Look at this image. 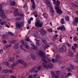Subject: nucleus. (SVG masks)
<instances>
[{
	"mask_svg": "<svg viewBox=\"0 0 78 78\" xmlns=\"http://www.w3.org/2000/svg\"><path fill=\"white\" fill-rule=\"evenodd\" d=\"M40 56L42 57V59L43 62L42 65L44 68H50L51 69L53 67V65L51 64H49V65H47V62L45 60V54L43 53L42 51H40Z\"/></svg>",
	"mask_w": 78,
	"mask_h": 78,
	"instance_id": "1",
	"label": "nucleus"
},
{
	"mask_svg": "<svg viewBox=\"0 0 78 78\" xmlns=\"http://www.w3.org/2000/svg\"><path fill=\"white\" fill-rule=\"evenodd\" d=\"M55 5V8L56 10V11L58 14H62V11L59 9V5H60V2L58 0L56 1Z\"/></svg>",
	"mask_w": 78,
	"mask_h": 78,
	"instance_id": "2",
	"label": "nucleus"
},
{
	"mask_svg": "<svg viewBox=\"0 0 78 78\" xmlns=\"http://www.w3.org/2000/svg\"><path fill=\"white\" fill-rule=\"evenodd\" d=\"M23 64V65L24 66H26V62L20 59H19L17 60L16 61V64L14 63L13 64V66H17V64Z\"/></svg>",
	"mask_w": 78,
	"mask_h": 78,
	"instance_id": "3",
	"label": "nucleus"
},
{
	"mask_svg": "<svg viewBox=\"0 0 78 78\" xmlns=\"http://www.w3.org/2000/svg\"><path fill=\"white\" fill-rule=\"evenodd\" d=\"M36 22L35 23V26L37 27V30L38 31H39V18H37L36 19Z\"/></svg>",
	"mask_w": 78,
	"mask_h": 78,
	"instance_id": "4",
	"label": "nucleus"
},
{
	"mask_svg": "<svg viewBox=\"0 0 78 78\" xmlns=\"http://www.w3.org/2000/svg\"><path fill=\"white\" fill-rule=\"evenodd\" d=\"M15 23L16 24V27L17 28H20L23 27V24L22 22H20L19 23V22H17Z\"/></svg>",
	"mask_w": 78,
	"mask_h": 78,
	"instance_id": "5",
	"label": "nucleus"
},
{
	"mask_svg": "<svg viewBox=\"0 0 78 78\" xmlns=\"http://www.w3.org/2000/svg\"><path fill=\"white\" fill-rule=\"evenodd\" d=\"M3 7V6L2 5V4H0V13L1 15H2L1 16V17L2 18H4L5 17V12L4 11H3V9H2V7Z\"/></svg>",
	"mask_w": 78,
	"mask_h": 78,
	"instance_id": "6",
	"label": "nucleus"
},
{
	"mask_svg": "<svg viewBox=\"0 0 78 78\" xmlns=\"http://www.w3.org/2000/svg\"><path fill=\"white\" fill-rule=\"evenodd\" d=\"M59 73H60V72L59 71H57L55 73H55L53 72H51L52 74V77L54 78H59Z\"/></svg>",
	"mask_w": 78,
	"mask_h": 78,
	"instance_id": "7",
	"label": "nucleus"
},
{
	"mask_svg": "<svg viewBox=\"0 0 78 78\" xmlns=\"http://www.w3.org/2000/svg\"><path fill=\"white\" fill-rule=\"evenodd\" d=\"M55 58L56 59L55 60L54 58L52 59V62H59V56L58 55H57Z\"/></svg>",
	"mask_w": 78,
	"mask_h": 78,
	"instance_id": "8",
	"label": "nucleus"
},
{
	"mask_svg": "<svg viewBox=\"0 0 78 78\" xmlns=\"http://www.w3.org/2000/svg\"><path fill=\"white\" fill-rule=\"evenodd\" d=\"M77 23H78V18H75V20L73 21V24L74 26H77Z\"/></svg>",
	"mask_w": 78,
	"mask_h": 78,
	"instance_id": "9",
	"label": "nucleus"
},
{
	"mask_svg": "<svg viewBox=\"0 0 78 78\" xmlns=\"http://www.w3.org/2000/svg\"><path fill=\"white\" fill-rule=\"evenodd\" d=\"M36 69L37 70V71H39V66H38L37 67H36V66H34L33 69H31L30 72L31 73H32V72H33L34 71V70H35V69Z\"/></svg>",
	"mask_w": 78,
	"mask_h": 78,
	"instance_id": "10",
	"label": "nucleus"
},
{
	"mask_svg": "<svg viewBox=\"0 0 78 78\" xmlns=\"http://www.w3.org/2000/svg\"><path fill=\"white\" fill-rule=\"evenodd\" d=\"M58 30H61V31H65L66 30V28L64 27V26L63 25L60 27H58L57 28Z\"/></svg>",
	"mask_w": 78,
	"mask_h": 78,
	"instance_id": "11",
	"label": "nucleus"
},
{
	"mask_svg": "<svg viewBox=\"0 0 78 78\" xmlns=\"http://www.w3.org/2000/svg\"><path fill=\"white\" fill-rule=\"evenodd\" d=\"M41 31L40 32L41 34H42L43 36L44 35H46L47 34V32L44 29H43L42 28H41Z\"/></svg>",
	"mask_w": 78,
	"mask_h": 78,
	"instance_id": "12",
	"label": "nucleus"
},
{
	"mask_svg": "<svg viewBox=\"0 0 78 78\" xmlns=\"http://www.w3.org/2000/svg\"><path fill=\"white\" fill-rule=\"evenodd\" d=\"M46 3L48 7H50L51 6H52L51 5V2H50L49 0H46Z\"/></svg>",
	"mask_w": 78,
	"mask_h": 78,
	"instance_id": "13",
	"label": "nucleus"
},
{
	"mask_svg": "<svg viewBox=\"0 0 78 78\" xmlns=\"http://www.w3.org/2000/svg\"><path fill=\"white\" fill-rule=\"evenodd\" d=\"M21 43L23 46H25V47L26 49H29V47L26 44L24 43L23 41L21 40L20 41Z\"/></svg>",
	"mask_w": 78,
	"mask_h": 78,
	"instance_id": "14",
	"label": "nucleus"
},
{
	"mask_svg": "<svg viewBox=\"0 0 78 78\" xmlns=\"http://www.w3.org/2000/svg\"><path fill=\"white\" fill-rule=\"evenodd\" d=\"M30 0L31 2H33L32 4V8L33 10H34V9H35L36 8V6H35V3L34 2V0Z\"/></svg>",
	"mask_w": 78,
	"mask_h": 78,
	"instance_id": "15",
	"label": "nucleus"
},
{
	"mask_svg": "<svg viewBox=\"0 0 78 78\" xmlns=\"http://www.w3.org/2000/svg\"><path fill=\"white\" fill-rule=\"evenodd\" d=\"M18 14H19V10L18 9H16L13 11V15L15 17L18 15Z\"/></svg>",
	"mask_w": 78,
	"mask_h": 78,
	"instance_id": "16",
	"label": "nucleus"
},
{
	"mask_svg": "<svg viewBox=\"0 0 78 78\" xmlns=\"http://www.w3.org/2000/svg\"><path fill=\"white\" fill-rule=\"evenodd\" d=\"M67 50V48L61 47L59 49V51L60 52H64L66 51Z\"/></svg>",
	"mask_w": 78,
	"mask_h": 78,
	"instance_id": "17",
	"label": "nucleus"
},
{
	"mask_svg": "<svg viewBox=\"0 0 78 78\" xmlns=\"http://www.w3.org/2000/svg\"><path fill=\"white\" fill-rule=\"evenodd\" d=\"M30 45L32 47H33V50H37L38 49V48L37 46H36L33 43H31Z\"/></svg>",
	"mask_w": 78,
	"mask_h": 78,
	"instance_id": "18",
	"label": "nucleus"
},
{
	"mask_svg": "<svg viewBox=\"0 0 78 78\" xmlns=\"http://www.w3.org/2000/svg\"><path fill=\"white\" fill-rule=\"evenodd\" d=\"M74 48L73 47V46H72V48L73 51H75L76 50L75 48H77L78 47V44H74Z\"/></svg>",
	"mask_w": 78,
	"mask_h": 78,
	"instance_id": "19",
	"label": "nucleus"
},
{
	"mask_svg": "<svg viewBox=\"0 0 78 78\" xmlns=\"http://www.w3.org/2000/svg\"><path fill=\"white\" fill-rule=\"evenodd\" d=\"M19 44L18 43H16L13 46V48L15 49H18L19 48Z\"/></svg>",
	"mask_w": 78,
	"mask_h": 78,
	"instance_id": "20",
	"label": "nucleus"
},
{
	"mask_svg": "<svg viewBox=\"0 0 78 78\" xmlns=\"http://www.w3.org/2000/svg\"><path fill=\"white\" fill-rule=\"evenodd\" d=\"M49 7H50V12H51V13L52 14H53V13H54V10L53 9V7H52V6Z\"/></svg>",
	"mask_w": 78,
	"mask_h": 78,
	"instance_id": "21",
	"label": "nucleus"
},
{
	"mask_svg": "<svg viewBox=\"0 0 78 78\" xmlns=\"http://www.w3.org/2000/svg\"><path fill=\"white\" fill-rule=\"evenodd\" d=\"M49 7H50V12H51V13L52 14H53V13H54V10L53 9V7H52V6Z\"/></svg>",
	"mask_w": 78,
	"mask_h": 78,
	"instance_id": "22",
	"label": "nucleus"
},
{
	"mask_svg": "<svg viewBox=\"0 0 78 78\" xmlns=\"http://www.w3.org/2000/svg\"><path fill=\"white\" fill-rule=\"evenodd\" d=\"M9 71V70L5 69L3 70L2 72L3 73H8Z\"/></svg>",
	"mask_w": 78,
	"mask_h": 78,
	"instance_id": "23",
	"label": "nucleus"
},
{
	"mask_svg": "<svg viewBox=\"0 0 78 78\" xmlns=\"http://www.w3.org/2000/svg\"><path fill=\"white\" fill-rule=\"evenodd\" d=\"M33 14L35 17H37V16H38V15H37V12L35 11H34Z\"/></svg>",
	"mask_w": 78,
	"mask_h": 78,
	"instance_id": "24",
	"label": "nucleus"
},
{
	"mask_svg": "<svg viewBox=\"0 0 78 78\" xmlns=\"http://www.w3.org/2000/svg\"><path fill=\"white\" fill-rule=\"evenodd\" d=\"M68 55L69 56H70V57H73V56H74V55H73V54L72 52H69L68 54Z\"/></svg>",
	"mask_w": 78,
	"mask_h": 78,
	"instance_id": "25",
	"label": "nucleus"
},
{
	"mask_svg": "<svg viewBox=\"0 0 78 78\" xmlns=\"http://www.w3.org/2000/svg\"><path fill=\"white\" fill-rule=\"evenodd\" d=\"M30 56L31 58H32V59H33L34 60L36 59V56L34 55H33V54H31L30 55Z\"/></svg>",
	"mask_w": 78,
	"mask_h": 78,
	"instance_id": "26",
	"label": "nucleus"
},
{
	"mask_svg": "<svg viewBox=\"0 0 78 78\" xmlns=\"http://www.w3.org/2000/svg\"><path fill=\"white\" fill-rule=\"evenodd\" d=\"M69 67L72 70H74V69H75L74 66L71 64L69 65Z\"/></svg>",
	"mask_w": 78,
	"mask_h": 78,
	"instance_id": "27",
	"label": "nucleus"
},
{
	"mask_svg": "<svg viewBox=\"0 0 78 78\" xmlns=\"http://www.w3.org/2000/svg\"><path fill=\"white\" fill-rule=\"evenodd\" d=\"M10 5L11 6H14L15 5V2L14 1H12L10 2Z\"/></svg>",
	"mask_w": 78,
	"mask_h": 78,
	"instance_id": "28",
	"label": "nucleus"
},
{
	"mask_svg": "<svg viewBox=\"0 0 78 78\" xmlns=\"http://www.w3.org/2000/svg\"><path fill=\"white\" fill-rule=\"evenodd\" d=\"M65 19L67 21H69L70 20V18L68 16H65Z\"/></svg>",
	"mask_w": 78,
	"mask_h": 78,
	"instance_id": "29",
	"label": "nucleus"
},
{
	"mask_svg": "<svg viewBox=\"0 0 78 78\" xmlns=\"http://www.w3.org/2000/svg\"><path fill=\"white\" fill-rule=\"evenodd\" d=\"M16 40H12L10 42V43L12 44H15V43H16Z\"/></svg>",
	"mask_w": 78,
	"mask_h": 78,
	"instance_id": "30",
	"label": "nucleus"
},
{
	"mask_svg": "<svg viewBox=\"0 0 78 78\" xmlns=\"http://www.w3.org/2000/svg\"><path fill=\"white\" fill-rule=\"evenodd\" d=\"M15 58H9V61H10V62H12V61H14Z\"/></svg>",
	"mask_w": 78,
	"mask_h": 78,
	"instance_id": "31",
	"label": "nucleus"
},
{
	"mask_svg": "<svg viewBox=\"0 0 78 78\" xmlns=\"http://www.w3.org/2000/svg\"><path fill=\"white\" fill-rule=\"evenodd\" d=\"M74 6L76 7V8H78V6L77 5H78V3L76 2H75L74 4H73Z\"/></svg>",
	"mask_w": 78,
	"mask_h": 78,
	"instance_id": "32",
	"label": "nucleus"
},
{
	"mask_svg": "<svg viewBox=\"0 0 78 78\" xmlns=\"http://www.w3.org/2000/svg\"><path fill=\"white\" fill-rule=\"evenodd\" d=\"M36 44L37 46H39V40H37L36 41Z\"/></svg>",
	"mask_w": 78,
	"mask_h": 78,
	"instance_id": "33",
	"label": "nucleus"
},
{
	"mask_svg": "<svg viewBox=\"0 0 78 78\" xmlns=\"http://www.w3.org/2000/svg\"><path fill=\"white\" fill-rule=\"evenodd\" d=\"M5 23H6V22H5V21H2L0 23V24L1 25H4Z\"/></svg>",
	"mask_w": 78,
	"mask_h": 78,
	"instance_id": "34",
	"label": "nucleus"
},
{
	"mask_svg": "<svg viewBox=\"0 0 78 78\" xmlns=\"http://www.w3.org/2000/svg\"><path fill=\"white\" fill-rule=\"evenodd\" d=\"M48 47H49V45L47 44L45 45V46L44 48V50H46V49H47V48H48Z\"/></svg>",
	"mask_w": 78,
	"mask_h": 78,
	"instance_id": "35",
	"label": "nucleus"
},
{
	"mask_svg": "<svg viewBox=\"0 0 78 78\" xmlns=\"http://www.w3.org/2000/svg\"><path fill=\"white\" fill-rule=\"evenodd\" d=\"M23 16H24V15L21 13H20L18 14V16H20V17H23Z\"/></svg>",
	"mask_w": 78,
	"mask_h": 78,
	"instance_id": "36",
	"label": "nucleus"
},
{
	"mask_svg": "<svg viewBox=\"0 0 78 78\" xmlns=\"http://www.w3.org/2000/svg\"><path fill=\"white\" fill-rule=\"evenodd\" d=\"M43 26V22H41L39 23V27H42Z\"/></svg>",
	"mask_w": 78,
	"mask_h": 78,
	"instance_id": "37",
	"label": "nucleus"
},
{
	"mask_svg": "<svg viewBox=\"0 0 78 78\" xmlns=\"http://www.w3.org/2000/svg\"><path fill=\"white\" fill-rule=\"evenodd\" d=\"M12 46V45L11 44H9L8 45H6L5 46V48H8L9 47H11Z\"/></svg>",
	"mask_w": 78,
	"mask_h": 78,
	"instance_id": "38",
	"label": "nucleus"
},
{
	"mask_svg": "<svg viewBox=\"0 0 78 78\" xmlns=\"http://www.w3.org/2000/svg\"><path fill=\"white\" fill-rule=\"evenodd\" d=\"M43 16H44V17H45L47 19V17H48V14L47 13H44Z\"/></svg>",
	"mask_w": 78,
	"mask_h": 78,
	"instance_id": "39",
	"label": "nucleus"
},
{
	"mask_svg": "<svg viewBox=\"0 0 78 78\" xmlns=\"http://www.w3.org/2000/svg\"><path fill=\"white\" fill-rule=\"evenodd\" d=\"M66 44L67 46H68V47H70V46H72V45H71V44H70L68 42L66 43Z\"/></svg>",
	"mask_w": 78,
	"mask_h": 78,
	"instance_id": "40",
	"label": "nucleus"
},
{
	"mask_svg": "<svg viewBox=\"0 0 78 78\" xmlns=\"http://www.w3.org/2000/svg\"><path fill=\"white\" fill-rule=\"evenodd\" d=\"M78 40V37H74L73 38V40L74 41H76Z\"/></svg>",
	"mask_w": 78,
	"mask_h": 78,
	"instance_id": "41",
	"label": "nucleus"
},
{
	"mask_svg": "<svg viewBox=\"0 0 78 78\" xmlns=\"http://www.w3.org/2000/svg\"><path fill=\"white\" fill-rule=\"evenodd\" d=\"M67 77V76H64L63 75H62L60 78H66Z\"/></svg>",
	"mask_w": 78,
	"mask_h": 78,
	"instance_id": "42",
	"label": "nucleus"
},
{
	"mask_svg": "<svg viewBox=\"0 0 78 78\" xmlns=\"http://www.w3.org/2000/svg\"><path fill=\"white\" fill-rule=\"evenodd\" d=\"M61 23L62 24H64V19H62L61 20Z\"/></svg>",
	"mask_w": 78,
	"mask_h": 78,
	"instance_id": "43",
	"label": "nucleus"
},
{
	"mask_svg": "<svg viewBox=\"0 0 78 78\" xmlns=\"http://www.w3.org/2000/svg\"><path fill=\"white\" fill-rule=\"evenodd\" d=\"M48 32H49L50 33H51V32H52V29H48Z\"/></svg>",
	"mask_w": 78,
	"mask_h": 78,
	"instance_id": "44",
	"label": "nucleus"
},
{
	"mask_svg": "<svg viewBox=\"0 0 78 78\" xmlns=\"http://www.w3.org/2000/svg\"><path fill=\"white\" fill-rule=\"evenodd\" d=\"M2 42L4 44H6L7 43V41L5 40H3Z\"/></svg>",
	"mask_w": 78,
	"mask_h": 78,
	"instance_id": "45",
	"label": "nucleus"
},
{
	"mask_svg": "<svg viewBox=\"0 0 78 78\" xmlns=\"http://www.w3.org/2000/svg\"><path fill=\"white\" fill-rule=\"evenodd\" d=\"M3 52V49H1L0 50V53L2 55Z\"/></svg>",
	"mask_w": 78,
	"mask_h": 78,
	"instance_id": "46",
	"label": "nucleus"
},
{
	"mask_svg": "<svg viewBox=\"0 0 78 78\" xmlns=\"http://www.w3.org/2000/svg\"><path fill=\"white\" fill-rule=\"evenodd\" d=\"M5 64L6 66H9V63L8 62H6L5 63Z\"/></svg>",
	"mask_w": 78,
	"mask_h": 78,
	"instance_id": "47",
	"label": "nucleus"
},
{
	"mask_svg": "<svg viewBox=\"0 0 78 78\" xmlns=\"http://www.w3.org/2000/svg\"><path fill=\"white\" fill-rule=\"evenodd\" d=\"M9 34L11 35V36H13L14 34L11 32H9Z\"/></svg>",
	"mask_w": 78,
	"mask_h": 78,
	"instance_id": "48",
	"label": "nucleus"
},
{
	"mask_svg": "<svg viewBox=\"0 0 78 78\" xmlns=\"http://www.w3.org/2000/svg\"><path fill=\"white\" fill-rule=\"evenodd\" d=\"M2 37H3V38H6V35L5 34L2 35Z\"/></svg>",
	"mask_w": 78,
	"mask_h": 78,
	"instance_id": "49",
	"label": "nucleus"
},
{
	"mask_svg": "<svg viewBox=\"0 0 78 78\" xmlns=\"http://www.w3.org/2000/svg\"><path fill=\"white\" fill-rule=\"evenodd\" d=\"M37 76V74H34L33 76V78H36V76Z\"/></svg>",
	"mask_w": 78,
	"mask_h": 78,
	"instance_id": "50",
	"label": "nucleus"
},
{
	"mask_svg": "<svg viewBox=\"0 0 78 78\" xmlns=\"http://www.w3.org/2000/svg\"><path fill=\"white\" fill-rule=\"evenodd\" d=\"M31 20H28V22L29 24H30V23H31Z\"/></svg>",
	"mask_w": 78,
	"mask_h": 78,
	"instance_id": "51",
	"label": "nucleus"
},
{
	"mask_svg": "<svg viewBox=\"0 0 78 78\" xmlns=\"http://www.w3.org/2000/svg\"><path fill=\"white\" fill-rule=\"evenodd\" d=\"M52 1H53V3L54 5H55V4H56V0H52Z\"/></svg>",
	"mask_w": 78,
	"mask_h": 78,
	"instance_id": "52",
	"label": "nucleus"
},
{
	"mask_svg": "<svg viewBox=\"0 0 78 78\" xmlns=\"http://www.w3.org/2000/svg\"><path fill=\"white\" fill-rule=\"evenodd\" d=\"M21 19V17H18L16 18V20H20Z\"/></svg>",
	"mask_w": 78,
	"mask_h": 78,
	"instance_id": "53",
	"label": "nucleus"
},
{
	"mask_svg": "<svg viewBox=\"0 0 78 78\" xmlns=\"http://www.w3.org/2000/svg\"><path fill=\"white\" fill-rule=\"evenodd\" d=\"M28 78H32V75H29Z\"/></svg>",
	"mask_w": 78,
	"mask_h": 78,
	"instance_id": "54",
	"label": "nucleus"
},
{
	"mask_svg": "<svg viewBox=\"0 0 78 78\" xmlns=\"http://www.w3.org/2000/svg\"><path fill=\"white\" fill-rule=\"evenodd\" d=\"M43 42L45 44H46L47 43V42H46L45 40H43Z\"/></svg>",
	"mask_w": 78,
	"mask_h": 78,
	"instance_id": "55",
	"label": "nucleus"
},
{
	"mask_svg": "<svg viewBox=\"0 0 78 78\" xmlns=\"http://www.w3.org/2000/svg\"><path fill=\"white\" fill-rule=\"evenodd\" d=\"M30 39H29V38H27L26 40V41H30Z\"/></svg>",
	"mask_w": 78,
	"mask_h": 78,
	"instance_id": "56",
	"label": "nucleus"
},
{
	"mask_svg": "<svg viewBox=\"0 0 78 78\" xmlns=\"http://www.w3.org/2000/svg\"><path fill=\"white\" fill-rule=\"evenodd\" d=\"M62 39V37H61L59 41L60 42H62V41H61Z\"/></svg>",
	"mask_w": 78,
	"mask_h": 78,
	"instance_id": "57",
	"label": "nucleus"
},
{
	"mask_svg": "<svg viewBox=\"0 0 78 78\" xmlns=\"http://www.w3.org/2000/svg\"><path fill=\"white\" fill-rule=\"evenodd\" d=\"M67 70H68V71H70V68L69 67H68L67 68Z\"/></svg>",
	"mask_w": 78,
	"mask_h": 78,
	"instance_id": "58",
	"label": "nucleus"
},
{
	"mask_svg": "<svg viewBox=\"0 0 78 78\" xmlns=\"http://www.w3.org/2000/svg\"><path fill=\"white\" fill-rule=\"evenodd\" d=\"M34 72H35V73H36V72H37V71L35 69L34 70Z\"/></svg>",
	"mask_w": 78,
	"mask_h": 78,
	"instance_id": "59",
	"label": "nucleus"
},
{
	"mask_svg": "<svg viewBox=\"0 0 78 78\" xmlns=\"http://www.w3.org/2000/svg\"><path fill=\"white\" fill-rule=\"evenodd\" d=\"M30 20H33V18L31 17L30 18Z\"/></svg>",
	"mask_w": 78,
	"mask_h": 78,
	"instance_id": "60",
	"label": "nucleus"
},
{
	"mask_svg": "<svg viewBox=\"0 0 78 78\" xmlns=\"http://www.w3.org/2000/svg\"><path fill=\"white\" fill-rule=\"evenodd\" d=\"M2 69H3L2 67L0 66V70H1Z\"/></svg>",
	"mask_w": 78,
	"mask_h": 78,
	"instance_id": "61",
	"label": "nucleus"
},
{
	"mask_svg": "<svg viewBox=\"0 0 78 78\" xmlns=\"http://www.w3.org/2000/svg\"><path fill=\"white\" fill-rule=\"evenodd\" d=\"M10 73H12V70H10V71H9Z\"/></svg>",
	"mask_w": 78,
	"mask_h": 78,
	"instance_id": "62",
	"label": "nucleus"
},
{
	"mask_svg": "<svg viewBox=\"0 0 78 78\" xmlns=\"http://www.w3.org/2000/svg\"><path fill=\"white\" fill-rule=\"evenodd\" d=\"M6 26H7V28H9V26L7 25V24H6Z\"/></svg>",
	"mask_w": 78,
	"mask_h": 78,
	"instance_id": "63",
	"label": "nucleus"
},
{
	"mask_svg": "<svg viewBox=\"0 0 78 78\" xmlns=\"http://www.w3.org/2000/svg\"><path fill=\"white\" fill-rule=\"evenodd\" d=\"M71 74V73H68V75H70Z\"/></svg>",
	"mask_w": 78,
	"mask_h": 78,
	"instance_id": "64",
	"label": "nucleus"
}]
</instances>
